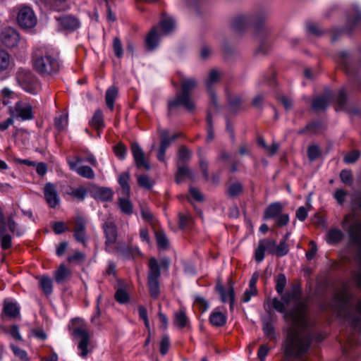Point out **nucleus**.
<instances>
[{"instance_id":"obj_56","label":"nucleus","mask_w":361,"mask_h":361,"mask_svg":"<svg viewBox=\"0 0 361 361\" xmlns=\"http://www.w3.org/2000/svg\"><path fill=\"white\" fill-rule=\"evenodd\" d=\"M289 252V247L287 243L280 241L279 244H276L275 255L277 257H283Z\"/></svg>"},{"instance_id":"obj_24","label":"nucleus","mask_w":361,"mask_h":361,"mask_svg":"<svg viewBox=\"0 0 361 361\" xmlns=\"http://www.w3.org/2000/svg\"><path fill=\"white\" fill-rule=\"evenodd\" d=\"M331 98L330 94L326 96L317 97L312 102V109L317 111L325 109L329 104Z\"/></svg>"},{"instance_id":"obj_14","label":"nucleus","mask_w":361,"mask_h":361,"mask_svg":"<svg viewBox=\"0 0 361 361\" xmlns=\"http://www.w3.org/2000/svg\"><path fill=\"white\" fill-rule=\"evenodd\" d=\"M221 77V73L217 69H212L209 73L208 78L205 81L207 90L210 96L211 108L213 107L214 110L218 109L217 99L214 94L212 87L214 84L217 83Z\"/></svg>"},{"instance_id":"obj_49","label":"nucleus","mask_w":361,"mask_h":361,"mask_svg":"<svg viewBox=\"0 0 361 361\" xmlns=\"http://www.w3.org/2000/svg\"><path fill=\"white\" fill-rule=\"evenodd\" d=\"M178 217V225L181 229H184L185 228H186L192 221V217L191 214L188 212L185 213H179Z\"/></svg>"},{"instance_id":"obj_64","label":"nucleus","mask_w":361,"mask_h":361,"mask_svg":"<svg viewBox=\"0 0 361 361\" xmlns=\"http://www.w3.org/2000/svg\"><path fill=\"white\" fill-rule=\"evenodd\" d=\"M257 294V288H250L248 287L242 298V301L243 302H248L252 296H255Z\"/></svg>"},{"instance_id":"obj_52","label":"nucleus","mask_w":361,"mask_h":361,"mask_svg":"<svg viewBox=\"0 0 361 361\" xmlns=\"http://www.w3.org/2000/svg\"><path fill=\"white\" fill-rule=\"evenodd\" d=\"M7 226H8L9 231L11 233L16 234L18 236H20L25 233V229L23 228L18 227L11 216L8 218Z\"/></svg>"},{"instance_id":"obj_37","label":"nucleus","mask_w":361,"mask_h":361,"mask_svg":"<svg viewBox=\"0 0 361 361\" xmlns=\"http://www.w3.org/2000/svg\"><path fill=\"white\" fill-rule=\"evenodd\" d=\"M6 231V227L0 228V243L3 250H7L12 246V238Z\"/></svg>"},{"instance_id":"obj_15","label":"nucleus","mask_w":361,"mask_h":361,"mask_svg":"<svg viewBox=\"0 0 361 361\" xmlns=\"http://www.w3.org/2000/svg\"><path fill=\"white\" fill-rule=\"evenodd\" d=\"M1 43L8 48L16 47L20 41L18 32L13 27H5L0 33Z\"/></svg>"},{"instance_id":"obj_43","label":"nucleus","mask_w":361,"mask_h":361,"mask_svg":"<svg viewBox=\"0 0 361 361\" xmlns=\"http://www.w3.org/2000/svg\"><path fill=\"white\" fill-rule=\"evenodd\" d=\"M149 290L151 297L153 298H157L159 295V279H147Z\"/></svg>"},{"instance_id":"obj_63","label":"nucleus","mask_w":361,"mask_h":361,"mask_svg":"<svg viewBox=\"0 0 361 361\" xmlns=\"http://www.w3.org/2000/svg\"><path fill=\"white\" fill-rule=\"evenodd\" d=\"M310 248L306 252V258L307 260L310 261L313 259L317 252V246L316 243L314 240H311L309 243Z\"/></svg>"},{"instance_id":"obj_16","label":"nucleus","mask_w":361,"mask_h":361,"mask_svg":"<svg viewBox=\"0 0 361 361\" xmlns=\"http://www.w3.org/2000/svg\"><path fill=\"white\" fill-rule=\"evenodd\" d=\"M131 152L134 159L135 166L138 169H145L146 170L150 169V164L145 159V153L138 143H132Z\"/></svg>"},{"instance_id":"obj_6","label":"nucleus","mask_w":361,"mask_h":361,"mask_svg":"<svg viewBox=\"0 0 361 361\" xmlns=\"http://www.w3.org/2000/svg\"><path fill=\"white\" fill-rule=\"evenodd\" d=\"M102 228L105 238V250L109 253H116L118 256L125 257L128 249L120 246L118 243V229L115 223L112 221H105Z\"/></svg>"},{"instance_id":"obj_30","label":"nucleus","mask_w":361,"mask_h":361,"mask_svg":"<svg viewBox=\"0 0 361 361\" xmlns=\"http://www.w3.org/2000/svg\"><path fill=\"white\" fill-rule=\"evenodd\" d=\"M118 97V88L115 86L109 87L105 95V100L107 106L112 111L114 106V102Z\"/></svg>"},{"instance_id":"obj_29","label":"nucleus","mask_w":361,"mask_h":361,"mask_svg":"<svg viewBox=\"0 0 361 361\" xmlns=\"http://www.w3.org/2000/svg\"><path fill=\"white\" fill-rule=\"evenodd\" d=\"M129 179V172H123L121 173L118 177V183L121 187L122 193L124 196H130V187L128 183Z\"/></svg>"},{"instance_id":"obj_33","label":"nucleus","mask_w":361,"mask_h":361,"mask_svg":"<svg viewBox=\"0 0 361 361\" xmlns=\"http://www.w3.org/2000/svg\"><path fill=\"white\" fill-rule=\"evenodd\" d=\"M250 20L245 16H238L233 20L231 26L233 29L237 32L244 30L248 25Z\"/></svg>"},{"instance_id":"obj_44","label":"nucleus","mask_w":361,"mask_h":361,"mask_svg":"<svg viewBox=\"0 0 361 361\" xmlns=\"http://www.w3.org/2000/svg\"><path fill=\"white\" fill-rule=\"evenodd\" d=\"M138 185L145 189L150 190L153 188L154 182L147 175L142 174L137 176Z\"/></svg>"},{"instance_id":"obj_21","label":"nucleus","mask_w":361,"mask_h":361,"mask_svg":"<svg viewBox=\"0 0 361 361\" xmlns=\"http://www.w3.org/2000/svg\"><path fill=\"white\" fill-rule=\"evenodd\" d=\"M161 35H169L173 32L176 27V23L173 18L163 16L160 20Z\"/></svg>"},{"instance_id":"obj_27","label":"nucleus","mask_w":361,"mask_h":361,"mask_svg":"<svg viewBox=\"0 0 361 361\" xmlns=\"http://www.w3.org/2000/svg\"><path fill=\"white\" fill-rule=\"evenodd\" d=\"M90 126L97 130H102L105 125L102 111L100 109L95 111L92 120L90 121Z\"/></svg>"},{"instance_id":"obj_59","label":"nucleus","mask_w":361,"mask_h":361,"mask_svg":"<svg viewBox=\"0 0 361 361\" xmlns=\"http://www.w3.org/2000/svg\"><path fill=\"white\" fill-rule=\"evenodd\" d=\"M360 152L358 150H353L348 153L344 157V161L346 164H353L360 157Z\"/></svg>"},{"instance_id":"obj_42","label":"nucleus","mask_w":361,"mask_h":361,"mask_svg":"<svg viewBox=\"0 0 361 361\" xmlns=\"http://www.w3.org/2000/svg\"><path fill=\"white\" fill-rule=\"evenodd\" d=\"M114 298L120 304H126L130 300V296L126 289L124 288H119L115 293Z\"/></svg>"},{"instance_id":"obj_36","label":"nucleus","mask_w":361,"mask_h":361,"mask_svg":"<svg viewBox=\"0 0 361 361\" xmlns=\"http://www.w3.org/2000/svg\"><path fill=\"white\" fill-rule=\"evenodd\" d=\"M128 197L129 196L120 197L118 200V206L123 214L130 215L133 213V204Z\"/></svg>"},{"instance_id":"obj_5","label":"nucleus","mask_w":361,"mask_h":361,"mask_svg":"<svg viewBox=\"0 0 361 361\" xmlns=\"http://www.w3.org/2000/svg\"><path fill=\"white\" fill-rule=\"evenodd\" d=\"M69 330L73 338L78 340V349L80 351L78 355L85 358L90 352L88 347L90 345L91 337L87 323L80 318L73 319Z\"/></svg>"},{"instance_id":"obj_26","label":"nucleus","mask_w":361,"mask_h":361,"mask_svg":"<svg viewBox=\"0 0 361 361\" xmlns=\"http://www.w3.org/2000/svg\"><path fill=\"white\" fill-rule=\"evenodd\" d=\"M177 166L178 171L176 173V181L178 183H182L186 178H193V173L188 167L184 165Z\"/></svg>"},{"instance_id":"obj_47","label":"nucleus","mask_w":361,"mask_h":361,"mask_svg":"<svg viewBox=\"0 0 361 361\" xmlns=\"http://www.w3.org/2000/svg\"><path fill=\"white\" fill-rule=\"evenodd\" d=\"M276 290L279 294H282L287 284V280L285 274H279L275 278Z\"/></svg>"},{"instance_id":"obj_25","label":"nucleus","mask_w":361,"mask_h":361,"mask_svg":"<svg viewBox=\"0 0 361 361\" xmlns=\"http://www.w3.org/2000/svg\"><path fill=\"white\" fill-rule=\"evenodd\" d=\"M94 197L103 202H109L112 200L113 192L108 188H97L94 190Z\"/></svg>"},{"instance_id":"obj_23","label":"nucleus","mask_w":361,"mask_h":361,"mask_svg":"<svg viewBox=\"0 0 361 361\" xmlns=\"http://www.w3.org/2000/svg\"><path fill=\"white\" fill-rule=\"evenodd\" d=\"M160 276L161 270L158 261L154 257L150 258L147 279H159Z\"/></svg>"},{"instance_id":"obj_62","label":"nucleus","mask_w":361,"mask_h":361,"mask_svg":"<svg viewBox=\"0 0 361 361\" xmlns=\"http://www.w3.org/2000/svg\"><path fill=\"white\" fill-rule=\"evenodd\" d=\"M340 178L343 183L346 185H352L353 176L352 173L349 170H342L340 173Z\"/></svg>"},{"instance_id":"obj_61","label":"nucleus","mask_w":361,"mask_h":361,"mask_svg":"<svg viewBox=\"0 0 361 361\" xmlns=\"http://www.w3.org/2000/svg\"><path fill=\"white\" fill-rule=\"evenodd\" d=\"M85 258V255L82 252H75L73 255L68 257L67 260L69 262L79 263L83 261Z\"/></svg>"},{"instance_id":"obj_35","label":"nucleus","mask_w":361,"mask_h":361,"mask_svg":"<svg viewBox=\"0 0 361 361\" xmlns=\"http://www.w3.org/2000/svg\"><path fill=\"white\" fill-rule=\"evenodd\" d=\"M3 312L8 317H16L20 312L19 307L14 302H5Z\"/></svg>"},{"instance_id":"obj_3","label":"nucleus","mask_w":361,"mask_h":361,"mask_svg":"<svg viewBox=\"0 0 361 361\" xmlns=\"http://www.w3.org/2000/svg\"><path fill=\"white\" fill-rule=\"evenodd\" d=\"M350 221H353L348 226V236L350 241L356 245H358V250L356 255V260L360 266V269L352 273V279L356 287L361 290V221L355 220V214H348L343 217L341 221V226L345 227Z\"/></svg>"},{"instance_id":"obj_51","label":"nucleus","mask_w":361,"mask_h":361,"mask_svg":"<svg viewBox=\"0 0 361 361\" xmlns=\"http://www.w3.org/2000/svg\"><path fill=\"white\" fill-rule=\"evenodd\" d=\"M321 154L320 148L316 145H311L307 147V157L310 161L317 159Z\"/></svg>"},{"instance_id":"obj_31","label":"nucleus","mask_w":361,"mask_h":361,"mask_svg":"<svg viewBox=\"0 0 361 361\" xmlns=\"http://www.w3.org/2000/svg\"><path fill=\"white\" fill-rule=\"evenodd\" d=\"M71 276V271L65 265L61 264L54 274V279L57 283H62Z\"/></svg>"},{"instance_id":"obj_7","label":"nucleus","mask_w":361,"mask_h":361,"mask_svg":"<svg viewBox=\"0 0 361 361\" xmlns=\"http://www.w3.org/2000/svg\"><path fill=\"white\" fill-rule=\"evenodd\" d=\"M34 68L39 74L49 75L56 73L60 65L56 56L47 51L41 49L35 55Z\"/></svg>"},{"instance_id":"obj_58","label":"nucleus","mask_w":361,"mask_h":361,"mask_svg":"<svg viewBox=\"0 0 361 361\" xmlns=\"http://www.w3.org/2000/svg\"><path fill=\"white\" fill-rule=\"evenodd\" d=\"M113 49L115 55L118 58H121L123 56V47L121 42L118 37H114L113 40Z\"/></svg>"},{"instance_id":"obj_41","label":"nucleus","mask_w":361,"mask_h":361,"mask_svg":"<svg viewBox=\"0 0 361 361\" xmlns=\"http://www.w3.org/2000/svg\"><path fill=\"white\" fill-rule=\"evenodd\" d=\"M68 194L78 201H83L87 194V189L83 186H79L75 189L71 188Z\"/></svg>"},{"instance_id":"obj_9","label":"nucleus","mask_w":361,"mask_h":361,"mask_svg":"<svg viewBox=\"0 0 361 361\" xmlns=\"http://www.w3.org/2000/svg\"><path fill=\"white\" fill-rule=\"evenodd\" d=\"M10 111L13 118L20 121H30L34 118L33 107L27 102L19 101Z\"/></svg>"},{"instance_id":"obj_28","label":"nucleus","mask_w":361,"mask_h":361,"mask_svg":"<svg viewBox=\"0 0 361 361\" xmlns=\"http://www.w3.org/2000/svg\"><path fill=\"white\" fill-rule=\"evenodd\" d=\"M337 61L343 66L347 74L350 73V67L352 59L350 54L347 51H341L337 56Z\"/></svg>"},{"instance_id":"obj_20","label":"nucleus","mask_w":361,"mask_h":361,"mask_svg":"<svg viewBox=\"0 0 361 361\" xmlns=\"http://www.w3.org/2000/svg\"><path fill=\"white\" fill-rule=\"evenodd\" d=\"M283 211V206L280 202H274L269 204L264 212V219H274L279 216Z\"/></svg>"},{"instance_id":"obj_13","label":"nucleus","mask_w":361,"mask_h":361,"mask_svg":"<svg viewBox=\"0 0 361 361\" xmlns=\"http://www.w3.org/2000/svg\"><path fill=\"white\" fill-rule=\"evenodd\" d=\"M17 20L23 28H32L36 25L37 20L32 8L27 6L22 8L18 14Z\"/></svg>"},{"instance_id":"obj_18","label":"nucleus","mask_w":361,"mask_h":361,"mask_svg":"<svg viewBox=\"0 0 361 361\" xmlns=\"http://www.w3.org/2000/svg\"><path fill=\"white\" fill-rule=\"evenodd\" d=\"M216 289L220 294L221 300L223 302H229L231 309L233 308L235 300V291L232 286L225 288L222 286H217Z\"/></svg>"},{"instance_id":"obj_60","label":"nucleus","mask_w":361,"mask_h":361,"mask_svg":"<svg viewBox=\"0 0 361 361\" xmlns=\"http://www.w3.org/2000/svg\"><path fill=\"white\" fill-rule=\"evenodd\" d=\"M170 346V341H169V337L168 335L163 336L161 341L160 342V348L159 350L161 355H166L169 349Z\"/></svg>"},{"instance_id":"obj_34","label":"nucleus","mask_w":361,"mask_h":361,"mask_svg":"<svg viewBox=\"0 0 361 361\" xmlns=\"http://www.w3.org/2000/svg\"><path fill=\"white\" fill-rule=\"evenodd\" d=\"M210 323L214 326H222L226 322V316L220 312H214L209 317Z\"/></svg>"},{"instance_id":"obj_53","label":"nucleus","mask_w":361,"mask_h":361,"mask_svg":"<svg viewBox=\"0 0 361 361\" xmlns=\"http://www.w3.org/2000/svg\"><path fill=\"white\" fill-rule=\"evenodd\" d=\"M10 64V56L4 50L0 49V73L6 71Z\"/></svg>"},{"instance_id":"obj_57","label":"nucleus","mask_w":361,"mask_h":361,"mask_svg":"<svg viewBox=\"0 0 361 361\" xmlns=\"http://www.w3.org/2000/svg\"><path fill=\"white\" fill-rule=\"evenodd\" d=\"M114 152L119 159L123 160L126 158L127 148L123 144L120 142L114 147Z\"/></svg>"},{"instance_id":"obj_10","label":"nucleus","mask_w":361,"mask_h":361,"mask_svg":"<svg viewBox=\"0 0 361 361\" xmlns=\"http://www.w3.org/2000/svg\"><path fill=\"white\" fill-rule=\"evenodd\" d=\"M276 241L269 238H264L259 241L258 246L255 251V259L261 262L265 257V252L275 255Z\"/></svg>"},{"instance_id":"obj_1","label":"nucleus","mask_w":361,"mask_h":361,"mask_svg":"<svg viewBox=\"0 0 361 361\" xmlns=\"http://www.w3.org/2000/svg\"><path fill=\"white\" fill-rule=\"evenodd\" d=\"M274 298L272 307L283 314V319L291 327L288 331L283 348L286 356L302 359L308 352L314 337L311 322L307 315L305 304L300 301L301 293L298 288Z\"/></svg>"},{"instance_id":"obj_38","label":"nucleus","mask_w":361,"mask_h":361,"mask_svg":"<svg viewBox=\"0 0 361 361\" xmlns=\"http://www.w3.org/2000/svg\"><path fill=\"white\" fill-rule=\"evenodd\" d=\"M191 152L185 146H182L178 153L177 166L184 165L191 158Z\"/></svg>"},{"instance_id":"obj_48","label":"nucleus","mask_w":361,"mask_h":361,"mask_svg":"<svg viewBox=\"0 0 361 361\" xmlns=\"http://www.w3.org/2000/svg\"><path fill=\"white\" fill-rule=\"evenodd\" d=\"M40 286L44 293L49 295L52 293V280L48 276H42L39 279Z\"/></svg>"},{"instance_id":"obj_46","label":"nucleus","mask_w":361,"mask_h":361,"mask_svg":"<svg viewBox=\"0 0 361 361\" xmlns=\"http://www.w3.org/2000/svg\"><path fill=\"white\" fill-rule=\"evenodd\" d=\"M262 329L264 335L270 340L276 338L275 330L272 323L270 321H264Z\"/></svg>"},{"instance_id":"obj_32","label":"nucleus","mask_w":361,"mask_h":361,"mask_svg":"<svg viewBox=\"0 0 361 361\" xmlns=\"http://www.w3.org/2000/svg\"><path fill=\"white\" fill-rule=\"evenodd\" d=\"M159 35H160L157 33V27H154L147 35L145 39L146 45L149 49H153L157 47Z\"/></svg>"},{"instance_id":"obj_54","label":"nucleus","mask_w":361,"mask_h":361,"mask_svg":"<svg viewBox=\"0 0 361 361\" xmlns=\"http://www.w3.org/2000/svg\"><path fill=\"white\" fill-rule=\"evenodd\" d=\"M207 142H210L214 138V127H213L212 119V116H211L210 111H209V112L207 114Z\"/></svg>"},{"instance_id":"obj_40","label":"nucleus","mask_w":361,"mask_h":361,"mask_svg":"<svg viewBox=\"0 0 361 361\" xmlns=\"http://www.w3.org/2000/svg\"><path fill=\"white\" fill-rule=\"evenodd\" d=\"M80 176L87 179H94L95 173L93 169L88 166H80L78 169L74 170Z\"/></svg>"},{"instance_id":"obj_12","label":"nucleus","mask_w":361,"mask_h":361,"mask_svg":"<svg viewBox=\"0 0 361 361\" xmlns=\"http://www.w3.org/2000/svg\"><path fill=\"white\" fill-rule=\"evenodd\" d=\"M44 198L50 208H56L61 203L56 186L52 183H46L43 188Z\"/></svg>"},{"instance_id":"obj_8","label":"nucleus","mask_w":361,"mask_h":361,"mask_svg":"<svg viewBox=\"0 0 361 361\" xmlns=\"http://www.w3.org/2000/svg\"><path fill=\"white\" fill-rule=\"evenodd\" d=\"M18 84L25 92L37 94L41 90V85L37 78L30 71L19 69L16 73Z\"/></svg>"},{"instance_id":"obj_17","label":"nucleus","mask_w":361,"mask_h":361,"mask_svg":"<svg viewBox=\"0 0 361 361\" xmlns=\"http://www.w3.org/2000/svg\"><path fill=\"white\" fill-rule=\"evenodd\" d=\"M56 20L61 30L74 31L80 26L78 19L73 16H63L56 18Z\"/></svg>"},{"instance_id":"obj_55","label":"nucleus","mask_w":361,"mask_h":361,"mask_svg":"<svg viewBox=\"0 0 361 361\" xmlns=\"http://www.w3.org/2000/svg\"><path fill=\"white\" fill-rule=\"evenodd\" d=\"M55 126L59 131L64 130L68 126V116L60 115L54 121Z\"/></svg>"},{"instance_id":"obj_22","label":"nucleus","mask_w":361,"mask_h":361,"mask_svg":"<svg viewBox=\"0 0 361 361\" xmlns=\"http://www.w3.org/2000/svg\"><path fill=\"white\" fill-rule=\"evenodd\" d=\"M173 323L178 327L183 329L190 327V320L184 310H180L175 312Z\"/></svg>"},{"instance_id":"obj_2","label":"nucleus","mask_w":361,"mask_h":361,"mask_svg":"<svg viewBox=\"0 0 361 361\" xmlns=\"http://www.w3.org/2000/svg\"><path fill=\"white\" fill-rule=\"evenodd\" d=\"M331 309L340 321L349 327L343 352L355 358L361 354V298L354 295L348 283L334 296Z\"/></svg>"},{"instance_id":"obj_11","label":"nucleus","mask_w":361,"mask_h":361,"mask_svg":"<svg viewBox=\"0 0 361 361\" xmlns=\"http://www.w3.org/2000/svg\"><path fill=\"white\" fill-rule=\"evenodd\" d=\"M73 236L78 243L86 245L87 241V219L78 215L75 217L73 226Z\"/></svg>"},{"instance_id":"obj_39","label":"nucleus","mask_w":361,"mask_h":361,"mask_svg":"<svg viewBox=\"0 0 361 361\" xmlns=\"http://www.w3.org/2000/svg\"><path fill=\"white\" fill-rule=\"evenodd\" d=\"M155 235L159 249H167L169 246V242L166 233L162 231H158L155 233Z\"/></svg>"},{"instance_id":"obj_19","label":"nucleus","mask_w":361,"mask_h":361,"mask_svg":"<svg viewBox=\"0 0 361 361\" xmlns=\"http://www.w3.org/2000/svg\"><path fill=\"white\" fill-rule=\"evenodd\" d=\"M344 238L343 232L338 228H331L326 234L325 240L329 245H336L342 241Z\"/></svg>"},{"instance_id":"obj_45","label":"nucleus","mask_w":361,"mask_h":361,"mask_svg":"<svg viewBox=\"0 0 361 361\" xmlns=\"http://www.w3.org/2000/svg\"><path fill=\"white\" fill-rule=\"evenodd\" d=\"M200 167L203 173V176L207 180L209 179V164L206 157L200 151L198 152Z\"/></svg>"},{"instance_id":"obj_4","label":"nucleus","mask_w":361,"mask_h":361,"mask_svg":"<svg viewBox=\"0 0 361 361\" xmlns=\"http://www.w3.org/2000/svg\"><path fill=\"white\" fill-rule=\"evenodd\" d=\"M181 92L176 94V97L170 99L168 102L169 114L173 111L180 106H183L188 111H192L195 109V104L191 99L190 94L197 85V82L195 78H182L180 79Z\"/></svg>"},{"instance_id":"obj_50","label":"nucleus","mask_w":361,"mask_h":361,"mask_svg":"<svg viewBox=\"0 0 361 361\" xmlns=\"http://www.w3.org/2000/svg\"><path fill=\"white\" fill-rule=\"evenodd\" d=\"M243 191V185L240 183L235 182L231 184L227 189V195L231 197L239 195Z\"/></svg>"}]
</instances>
